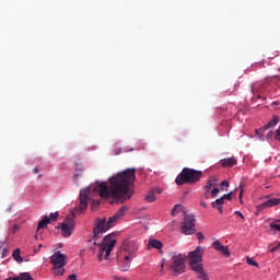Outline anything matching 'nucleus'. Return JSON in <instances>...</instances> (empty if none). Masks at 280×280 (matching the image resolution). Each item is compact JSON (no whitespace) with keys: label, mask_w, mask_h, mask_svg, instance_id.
Instances as JSON below:
<instances>
[{"label":"nucleus","mask_w":280,"mask_h":280,"mask_svg":"<svg viewBox=\"0 0 280 280\" xmlns=\"http://www.w3.org/2000/svg\"><path fill=\"white\" fill-rule=\"evenodd\" d=\"M137 170L127 168L122 172L117 173L113 177H109V186L106 182L97 183L94 187V191L98 194L101 198H113L118 202L130 200L135 196V190L131 189L137 180Z\"/></svg>","instance_id":"f257e3e1"},{"label":"nucleus","mask_w":280,"mask_h":280,"mask_svg":"<svg viewBox=\"0 0 280 280\" xmlns=\"http://www.w3.org/2000/svg\"><path fill=\"white\" fill-rule=\"evenodd\" d=\"M126 211H128V207L124 206L115 213V215L110 217L107 222L106 219H102L94 226L93 244L94 246H98V261H102L103 257H105V259H108V257H110V253H113V248H115V244H117V238H115V234L112 233L104 236L101 244H97V240H101L102 235H104V233H106L108 229H113V226H115V222L120 220V218H124Z\"/></svg>","instance_id":"f03ea898"},{"label":"nucleus","mask_w":280,"mask_h":280,"mask_svg":"<svg viewBox=\"0 0 280 280\" xmlns=\"http://www.w3.org/2000/svg\"><path fill=\"white\" fill-rule=\"evenodd\" d=\"M205 250L202 247L198 246L195 250L188 254L189 257V266L190 269L194 270L197 275V279L200 280H209V276L205 272V268L202 267V255Z\"/></svg>","instance_id":"7ed1b4c3"},{"label":"nucleus","mask_w":280,"mask_h":280,"mask_svg":"<svg viewBox=\"0 0 280 280\" xmlns=\"http://www.w3.org/2000/svg\"><path fill=\"white\" fill-rule=\"evenodd\" d=\"M205 176L202 171H197L189 167H184L177 175L175 183L176 185H196Z\"/></svg>","instance_id":"20e7f679"},{"label":"nucleus","mask_w":280,"mask_h":280,"mask_svg":"<svg viewBox=\"0 0 280 280\" xmlns=\"http://www.w3.org/2000/svg\"><path fill=\"white\" fill-rule=\"evenodd\" d=\"M121 250L128 254L125 255L126 261H132V259L137 257V250H139V245L137 244V241L127 240L122 243Z\"/></svg>","instance_id":"39448f33"},{"label":"nucleus","mask_w":280,"mask_h":280,"mask_svg":"<svg viewBox=\"0 0 280 280\" xmlns=\"http://www.w3.org/2000/svg\"><path fill=\"white\" fill-rule=\"evenodd\" d=\"M77 211H72V217H68L63 223H59L58 229L61 230L62 237H71V233H73V229H75V218Z\"/></svg>","instance_id":"423d86ee"},{"label":"nucleus","mask_w":280,"mask_h":280,"mask_svg":"<svg viewBox=\"0 0 280 280\" xmlns=\"http://www.w3.org/2000/svg\"><path fill=\"white\" fill-rule=\"evenodd\" d=\"M171 270L177 272V275L185 272V255L178 254L172 256Z\"/></svg>","instance_id":"0eeeda50"},{"label":"nucleus","mask_w":280,"mask_h":280,"mask_svg":"<svg viewBox=\"0 0 280 280\" xmlns=\"http://www.w3.org/2000/svg\"><path fill=\"white\" fill-rule=\"evenodd\" d=\"M195 232L196 219H194V215H185L182 225V233H184L185 235H194Z\"/></svg>","instance_id":"6e6552de"},{"label":"nucleus","mask_w":280,"mask_h":280,"mask_svg":"<svg viewBox=\"0 0 280 280\" xmlns=\"http://www.w3.org/2000/svg\"><path fill=\"white\" fill-rule=\"evenodd\" d=\"M50 262L52 264L54 268H57L60 270V268H65L67 266V255L56 252L51 257H50Z\"/></svg>","instance_id":"1a4fd4ad"},{"label":"nucleus","mask_w":280,"mask_h":280,"mask_svg":"<svg viewBox=\"0 0 280 280\" xmlns=\"http://www.w3.org/2000/svg\"><path fill=\"white\" fill-rule=\"evenodd\" d=\"M89 188L81 189L80 191V202H79V211L83 213V211H86V208L89 207Z\"/></svg>","instance_id":"9d476101"},{"label":"nucleus","mask_w":280,"mask_h":280,"mask_svg":"<svg viewBox=\"0 0 280 280\" xmlns=\"http://www.w3.org/2000/svg\"><path fill=\"white\" fill-rule=\"evenodd\" d=\"M211 246H212V248H213L214 250H217L218 253H221V255H224V257H231V252H229V247L222 245V243H220L218 240L214 241V242L211 244Z\"/></svg>","instance_id":"9b49d317"},{"label":"nucleus","mask_w":280,"mask_h":280,"mask_svg":"<svg viewBox=\"0 0 280 280\" xmlns=\"http://www.w3.org/2000/svg\"><path fill=\"white\" fill-rule=\"evenodd\" d=\"M277 205H280V198H270L260 206H258L259 211L261 209H267L268 207H277Z\"/></svg>","instance_id":"f8f14e48"},{"label":"nucleus","mask_w":280,"mask_h":280,"mask_svg":"<svg viewBox=\"0 0 280 280\" xmlns=\"http://www.w3.org/2000/svg\"><path fill=\"white\" fill-rule=\"evenodd\" d=\"M156 194H161V189L155 188L148 192V195L144 197L145 202H156Z\"/></svg>","instance_id":"ddd939ff"},{"label":"nucleus","mask_w":280,"mask_h":280,"mask_svg":"<svg viewBox=\"0 0 280 280\" xmlns=\"http://www.w3.org/2000/svg\"><path fill=\"white\" fill-rule=\"evenodd\" d=\"M222 167H233L237 165V159L235 158H228L220 161Z\"/></svg>","instance_id":"4468645a"},{"label":"nucleus","mask_w":280,"mask_h":280,"mask_svg":"<svg viewBox=\"0 0 280 280\" xmlns=\"http://www.w3.org/2000/svg\"><path fill=\"white\" fill-rule=\"evenodd\" d=\"M149 248H156L158 250H160V253H163V250L161 249L163 248V243L159 240L151 238L149 240Z\"/></svg>","instance_id":"2eb2a0df"},{"label":"nucleus","mask_w":280,"mask_h":280,"mask_svg":"<svg viewBox=\"0 0 280 280\" xmlns=\"http://www.w3.org/2000/svg\"><path fill=\"white\" fill-rule=\"evenodd\" d=\"M74 165H75L74 178H78V176L82 174V162L80 161V159L74 161Z\"/></svg>","instance_id":"dca6fc26"},{"label":"nucleus","mask_w":280,"mask_h":280,"mask_svg":"<svg viewBox=\"0 0 280 280\" xmlns=\"http://www.w3.org/2000/svg\"><path fill=\"white\" fill-rule=\"evenodd\" d=\"M277 124H279V116H273L272 119L264 127L267 130H270V128H275V126H277Z\"/></svg>","instance_id":"f3484780"},{"label":"nucleus","mask_w":280,"mask_h":280,"mask_svg":"<svg viewBox=\"0 0 280 280\" xmlns=\"http://www.w3.org/2000/svg\"><path fill=\"white\" fill-rule=\"evenodd\" d=\"M265 130H268V129L266 127H260L259 129L255 130V135L259 139V141H265V136H264Z\"/></svg>","instance_id":"a211bd4d"},{"label":"nucleus","mask_w":280,"mask_h":280,"mask_svg":"<svg viewBox=\"0 0 280 280\" xmlns=\"http://www.w3.org/2000/svg\"><path fill=\"white\" fill-rule=\"evenodd\" d=\"M50 222L49 217H44V219H42L37 225V231H40V229H45V226H47Z\"/></svg>","instance_id":"6ab92c4d"},{"label":"nucleus","mask_w":280,"mask_h":280,"mask_svg":"<svg viewBox=\"0 0 280 280\" xmlns=\"http://www.w3.org/2000/svg\"><path fill=\"white\" fill-rule=\"evenodd\" d=\"M218 179H215V177H210L206 184V187L205 189H209L211 190L212 187H215V183H217Z\"/></svg>","instance_id":"aec40b11"},{"label":"nucleus","mask_w":280,"mask_h":280,"mask_svg":"<svg viewBox=\"0 0 280 280\" xmlns=\"http://www.w3.org/2000/svg\"><path fill=\"white\" fill-rule=\"evenodd\" d=\"M12 257L15 259V261H18L19 264H21L23 261V257H21V249H15L12 254Z\"/></svg>","instance_id":"412c9836"},{"label":"nucleus","mask_w":280,"mask_h":280,"mask_svg":"<svg viewBox=\"0 0 280 280\" xmlns=\"http://www.w3.org/2000/svg\"><path fill=\"white\" fill-rule=\"evenodd\" d=\"M130 261L131 260H126V256H124L122 266H120L122 272H127L128 268H130Z\"/></svg>","instance_id":"4be33fe9"},{"label":"nucleus","mask_w":280,"mask_h":280,"mask_svg":"<svg viewBox=\"0 0 280 280\" xmlns=\"http://www.w3.org/2000/svg\"><path fill=\"white\" fill-rule=\"evenodd\" d=\"M19 280H34L30 272H22L20 276L16 277Z\"/></svg>","instance_id":"5701e85b"},{"label":"nucleus","mask_w":280,"mask_h":280,"mask_svg":"<svg viewBox=\"0 0 280 280\" xmlns=\"http://www.w3.org/2000/svg\"><path fill=\"white\" fill-rule=\"evenodd\" d=\"M212 207L215 209V207H222V205H224V198L221 197L219 199H217L215 201H212ZM217 205V206H215Z\"/></svg>","instance_id":"b1692460"},{"label":"nucleus","mask_w":280,"mask_h":280,"mask_svg":"<svg viewBox=\"0 0 280 280\" xmlns=\"http://www.w3.org/2000/svg\"><path fill=\"white\" fill-rule=\"evenodd\" d=\"M246 261H247V264H248L249 266H254L255 268H259V264H258L257 261L253 260V258L247 257V258H246Z\"/></svg>","instance_id":"393cba45"},{"label":"nucleus","mask_w":280,"mask_h":280,"mask_svg":"<svg viewBox=\"0 0 280 280\" xmlns=\"http://www.w3.org/2000/svg\"><path fill=\"white\" fill-rule=\"evenodd\" d=\"M180 209H183V206L177 205L172 210V215H176L177 213H180Z\"/></svg>","instance_id":"a878e982"},{"label":"nucleus","mask_w":280,"mask_h":280,"mask_svg":"<svg viewBox=\"0 0 280 280\" xmlns=\"http://www.w3.org/2000/svg\"><path fill=\"white\" fill-rule=\"evenodd\" d=\"M60 214L58 213V212H56V213H54V212H51L50 213V217H49V220H50V222L52 221V222H56L57 220H58V217H59Z\"/></svg>","instance_id":"bb28decb"},{"label":"nucleus","mask_w":280,"mask_h":280,"mask_svg":"<svg viewBox=\"0 0 280 280\" xmlns=\"http://www.w3.org/2000/svg\"><path fill=\"white\" fill-rule=\"evenodd\" d=\"M54 270H55V275H58L59 277H62V275H65V269L60 268H55L54 267Z\"/></svg>","instance_id":"cd10ccee"},{"label":"nucleus","mask_w":280,"mask_h":280,"mask_svg":"<svg viewBox=\"0 0 280 280\" xmlns=\"http://www.w3.org/2000/svg\"><path fill=\"white\" fill-rule=\"evenodd\" d=\"M218 194H220V188H214L211 190V198H217Z\"/></svg>","instance_id":"c85d7f7f"},{"label":"nucleus","mask_w":280,"mask_h":280,"mask_svg":"<svg viewBox=\"0 0 280 280\" xmlns=\"http://www.w3.org/2000/svg\"><path fill=\"white\" fill-rule=\"evenodd\" d=\"M270 229H272L273 231H278L280 233V224L277 223H270Z\"/></svg>","instance_id":"c756f323"},{"label":"nucleus","mask_w":280,"mask_h":280,"mask_svg":"<svg viewBox=\"0 0 280 280\" xmlns=\"http://www.w3.org/2000/svg\"><path fill=\"white\" fill-rule=\"evenodd\" d=\"M233 198V191L226 194V195H223V200H232Z\"/></svg>","instance_id":"7c9ffc66"},{"label":"nucleus","mask_w":280,"mask_h":280,"mask_svg":"<svg viewBox=\"0 0 280 280\" xmlns=\"http://www.w3.org/2000/svg\"><path fill=\"white\" fill-rule=\"evenodd\" d=\"M196 237H197V240H199V242H202V240H205V234H202V232H198L196 234Z\"/></svg>","instance_id":"2f4dec72"},{"label":"nucleus","mask_w":280,"mask_h":280,"mask_svg":"<svg viewBox=\"0 0 280 280\" xmlns=\"http://www.w3.org/2000/svg\"><path fill=\"white\" fill-rule=\"evenodd\" d=\"M275 139L276 141H280V125L279 128L276 130Z\"/></svg>","instance_id":"473e14b6"},{"label":"nucleus","mask_w":280,"mask_h":280,"mask_svg":"<svg viewBox=\"0 0 280 280\" xmlns=\"http://www.w3.org/2000/svg\"><path fill=\"white\" fill-rule=\"evenodd\" d=\"M224 187H229V180L224 179L222 183H221V189H224Z\"/></svg>","instance_id":"72a5a7b5"},{"label":"nucleus","mask_w":280,"mask_h":280,"mask_svg":"<svg viewBox=\"0 0 280 280\" xmlns=\"http://www.w3.org/2000/svg\"><path fill=\"white\" fill-rule=\"evenodd\" d=\"M67 280H78V276H75V273H72L68 277Z\"/></svg>","instance_id":"f704fd0d"},{"label":"nucleus","mask_w":280,"mask_h":280,"mask_svg":"<svg viewBox=\"0 0 280 280\" xmlns=\"http://www.w3.org/2000/svg\"><path fill=\"white\" fill-rule=\"evenodd\" d=\"M234 213H235V215H238V218H241L242 220H244V214H243L242 212L235 211Z\"/></svg>","instance_id":"c9c22d12"},{"label":"nucleus","mask_w":280,"mask_h":280,"mask_svg":"<svg viewBox=\"0 0 280 280\" xmlns=\"http://www.w3.org/2000/svg\"><path fill=\"white\" fill-rule=\"evenodd\" d=\"M16 231H19V225L18 224H14L12 226V233H16Z\"/></svg>","instance_id":"e433bc0d"},{"label":"nucleus","mask_w":280,"mask_h":280,"mask_svg":"<svg viewBox=\"0 0 280 280\" xmlns=\"http://www.w3.org/2000/svg\"><path fill=\"white\" fill-rule=\"evenodd\" d=\"M276 250H279V247L275 246L269 249V253H276Z\"/></svg>","instance_id":"4c0bfd02"},{"label":"nucleus","mask_w":280,"mask_h":280,"mask_svg":"<svg viewBox=\"0 0 280 280\" xmlns=\"http://www.w3.org/2000/svg\"><path fill=\"white\" fill-rule=\"evenodd\" d=\"M210 191H211V190H209V189H205V194H203V195L206 196V198H209Z\"/></svg>","instance_id":"58836bf2"},{"label":"nucleus","mask_w":280,"mask_h":280,"mask_svg":"<svg viewBox=\"0 0 280 280\" xmlns=\"http://www.w3.org/2000/svg\"><path fill=\"white\" fill-rule=\"evenodd\" d=\"M237 86H240V83H238V82H235V83H234V91H237Z\"/></svg>","instance_id":"ea45409f"},{"label":"nucleus","mask_w":280,"mask_h":280,"mask_svg":"<svg viewBox=\"0 0 280 280\" xmlns=\"http://www.w3.org/2000/svg\"><path fill=\"white\" fill-rule=\"evenodd\" d=\"M5 280H19V278H14V277H9V278H7Z\"/></svg>","instance_id":"a19ab883"},{"label":"nucleus","mask_w":280,"mask_h":280,"mask_svg":"<svg viewBox=\"0 0 280 280\" xmlns=\"http://www.w3.org/2000/svg\"><path fill=\"white\" fill-rule=\"evenodd\" d=\"M33 174H38V167L33 168Z\"/></svg>","instance_id":"79ce46f5"},{"label":"nucleus","mask_w":280,"mask_h":280,"mask_svg":"<svg viewBox=\"0 0 280 280\" xmlns=\"http://www.w3.org/2000/svg\"><path fill=\"white\" fill-rule=\"evenodd\" d=\"M215 208L222 213V206H215Z\"/></svg>","instance_id":"37998d69"},{"label":"nucleus","mask_w":280,"mask_h":280,"mask_svg":"<svg viewBox=\"0 0 280 280\" xmlns=\"http://www.w3.org/2000/svg\"><path fill=\"white\" fill-rule=\"evenodd\" d=\"M270 137H272V131H269L267 135V139H270Z\"/></svg>","instance_id":"c03bdc74"},{"label":"nucleus","mask_w":280,"mask_h":280,"mask_svg":"<svg viewBox=\"0 0 280 280\" xmlns=\"http://www.w3.org/2000/svg\"><path fill=\"white\" fill-rule=\"evenodd\" d=\"M200 205L203 207V209H207V202H201Z\"/></svg>","instance_id":"a18cd8bd"},{"label":"nucleus","mask_w":280,"mask_h":280,"mask_svg":"<svg viewBox=\"0 0 280 280\" xmlns=\"http://www.w3.org/2000/svg\"><path fill=\"white\" fill-rule=\"evenodd\" d=\"M115 154L117 155V154H121V150H115Z\"/></svg>","instance_id":"49530a36"},{"label":"nucleus","mask_w":280,"mask_h":280,"mask_svg":"<svg viewBox=\"0 0 280 280\" xmlns=\"http://www.w3.org/2000/svg\"><path fill=\"white\" fill-rule=\"evenodd\" d=\"M244 194V190L241 189V192H240V199L242 200V195Z\"/></svg>","instance_id":"de8ad7c7"},{"label":"nucleus","mask_w":280,"mask_h":280,"mask_svg":"<svg viewBox=\"0 0 280 280\" xmlns=\"http://www.w3.org/2000/svg\"><path fill=\"white\" fill-rule=\"evenodd\" d=\"M4 245H5V243L0 242V248H3Z\"/></svg>","instance_id":"09e8293b"},{"label":"nucleus","mask_w":280,"mask_h":280,"mask_svg":"<svg viewBox=\"0 0 280 280\" xmlns=\"http://www.w3.org/2000/svg\"><path fill=\"white\" fill-rule=\"evenodd\" d=\"M38 248H43V244H39V245H38Z\"/></svg>","instance_id":"8fccbe9b"},{"label":"nucleus","mask_w":280,"mask_h":280,"mask_svg":"<svg viewBox=\"0 0 280 280\" xmlns=\"http://www.w3.org/2000/svg\"><path fill=\"white\" fill-rule=\"evenodd\" d=\"M91 248V250H93V253H95V248H93V247H90Z\"/></svg>","instance_id":"3c124183"},{"label":"nucleus","mask_w":280,"mask_h":280,"mask_svg":"<svg viewBox=\"0 0 280 280\" xmlns=\"http://www.w3.org/2000/svg\"><path fill=\"white\" fill-rule=\"evenodd\" d=\"M37 178H43V175H38Z\"/></svg>","instance_id":"603ef678"},{"label":"nucleus","mask_w":280,"mask_h":280,"mask_svg":"<svg viewBox=\"0 0 280 280\" xmlns=\"http://www.w3.org/2000/svg\"><path fill=\"white\" fill-rule=\"evenodd\" d=\"M88 242H89V244H91V242H93V240H89Z\"/></svg>","instance_id":"864d4df0"},{"label":"nucleus","mask_w":280,"mask_h":280,"mask_svg":"<svg viewBox=\"0 0 280 280\" xmlns=\"http://www.w3.org/2000/svg\"><path fill=\"white\" fill-rule=\"evenodd\" d=\"M38 250H40V248H38V249H35V253H38Z\"/></svg>","instance_id":"5fc2aeb1"},{"label":"nucleus","mask_w":280,"mask_h":280,"mask_svg":"<svg viewBox=\"0 0 280 280\" xmlns=\"http://www.w3.org/2000/svg\"><path fill=\"white\" fill-rule=\"evenodd\" d=\"M277 247L280 248V243H278Z\"/></svg>","instance_id":"6e6d98bb"}]
</instances>
